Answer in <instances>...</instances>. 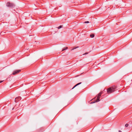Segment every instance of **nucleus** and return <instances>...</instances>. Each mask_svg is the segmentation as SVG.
<instances>
[{
  "label": "nucleus",
  "instance_id": "1",
  "mask_svg": "<svg viewBox=\"0 0 132 132\" xmlns=\"http://www.w3.org/2000/svg\"><path fill=\"white\" fill-rule=\"evenodd\" d=\"M117 89V87L115 86H113L110 87L107 89V92L108 94L111 93L115 91Z\"/></svg>",
  "mask_w": 132,
  "mask_h": 132
},
{
  "label": "nucleus",
  "instance_id": "2",
  "mask_svg": "<svg viewBox=\"0 0 132 132\" xmlns=\"http://www.w3.org/2000/svg\"><path fill=\"white\" fill-rule=\"evenodd\" d=\"M103 93V92H101L98 94L97 97V100L96 101L94 102V103L98 102L100 101V97L101 96V95Z\"/></svg>",
  "mask_w": 132,
  "mask_h": 132
},
{
  "label": "nucleus",
  "instance_id": "3",
  "mask_svg": "<svg viewBox=\"0 0 132 132\" xmlns=\"http://www.w3.org/2000/svg\"><path fill=\"white\" fill-rule=\"evenodd\" d=\"M6 6L9 7H12L14 6V5L13 3L8 2L7 3Z\"/></svg>",
  "mask_w": 132,
  "mask_h": 132
},
{
  "label": "nucleus",
  "instance_id": "4",
  "mask_svg": "<svg viewBox=\"0 0 132 132\" xmlns=\"http://www.w3.org/2000/svg\"><path fill=\"white\" fill-rule=\"evenodd\" d=\"M21 71V70H16L14 71L12 73L13 75H15L20 72Z\"/></svg>",
  "mask_w": 132,
  "mask_h": 132
},
{
  "label": "nucleus",
  "instance_id": "5",
  "mask_svg": "<svg viewBox=\"0 0 132 132\" xmlns=\"http://www.w3.org/2000/svg\"><path fill=\"white\" fill-rule=\"evenodd\" d=\"M21 97L19 96L16 98L15 99V102L16 103L18 102V101H19L21 99Z\"/></svg>",
  "mask_w": 132,
  "mask_h": 132
},
{
  "label": "nucleus",
  "instance_id": "6",
  "mask_svg": "<svg viewBox=\"0 0 132 132\" xmlns=\"http://www.w3.org/2000/svg\"><path fill=\"white\" fill-rule=\"evenodd\" d=\"M81 82H79L78 84H77L76 85L72 88V89H73L76 86H77L78 85H79L80 84H81Z\"/></svg>",
  "mask_w": 132,
  "mask_h": 132
},
{
  "label": "nucleus",
  "instance_id": "7",
  "mask_svg": "<svg viewBox=\"0 0 132 132\" xmlns=\"http://www.w3.org/2000/svg\"><path fill=\"white\" fill-rule=\"evenodd\" d=\"M94 35L93 34H91L90 35V37L92 38L94 37Z\"/></svg>",
  "mask_w": 132,
  "mask_h": 132
},
{
  "label": "nucleus",
  "instance_id": "8",
  "mask_svg": "<svg viewBox=\"0 0 132 132\" xmlns=\"http://www.w3.org/2000/svg\"><path fill=\"white\" fill-rule=\"evenodd\" d=\"M68 49V47H66L65 48H63L62 50V51H63L64 50H66Z\"/></svg>",
  "mask_w": 132,
  "mask_h": 132
},
{
  "label": "nucleus",
  "instance_id": "9",
  "mask_svg": "<svg viewBox=\"0 0 132 132\" xmlns=\"http://www.w3.org/2000/svg\"><path fill=\"white\" fill-rule=\"evenodd\" d=\"M79 47V46H77V47H74V48H73L71 50H74L75 49H76V48H78Z\"/></svg>",
  "mask_w": 132,
  "mask_h": 132
},
{
  "label": "nucleus",
  "instance_id": "10",
  "mask_svg": "<svg viewBox=\"0 0 132 132\" xmlns=\"http://www.w3.org/2000/svg\"><path fill=\"white\" fill-rule=\"evenodd\" d=\"M62 26H60L57 27L58 29H60L62 27Z\"/></svg>",
  "mask_w": 132,
  "mask_h": 132
},
{
  "label": "nucleus",
  "instance_id": "11",
  "mask_svg": "<svg viewBox=\"0 0 132 132\" xmlns=\"http://www.w3.org/2000/svg\"><path fill=\"white\" fill-rule=\"evenodd\" d=\"M128 126L129 124L128 123H127L125 125V126L126 127H128Z\"/></svg>",
  "mask_w": 132,
  "mask_h": 132
},
{
  "label": "nucleus",
  "instance_id": "12",
  "mask_svg": "<svg viewBox=\"0 0 132 132\" xmlns=\"http://www.w3.org/2000/svg\"><path fill=\"white\" fill-rule=\"evenodd\" d=\"M89 22L88 21H85V23H88Z\"/></svg>",
  "mask_w": 132,
  "mask_h": 132
},
{
  "label": "nucleus",
  "instance_id": "13",
  "mask_svg": "<svg viewBox=\"0 0 132 132\" xmlns=\"http://www.w3.org/2000/svg\"><path fill=\"white\" fill-rule=\"evenodd\" d=\"M88 53L86 52V53H85V54H83V55H86V54H87Z\"/></svg>",
  "mask_w": 132,
  "mask_h": 132
},
{
  "label": "nucleus",
  "instance_id": "14",
  "mask_svg": "<svg viewBox=\"0 0 132 132\" xmlns=\"http://www.w3.org/2000/svg\"><path fill=\"white\" fill-rule=\"evenodd\" d=\"M3 81H0V83L2 82H3Z\"/></svg>",
  "mask_w": 132,
  "mask_h": 132
},
{
  "label": "nucleus",
  "instance_id": "15",
  "mask_svg": "<svg viewBox=\"0 0 132 132\" xmlns=\"http://www.w3.org/2000/svg\"><path fill=\"white\" fill-rule=\"evenodd\" d=\"M119 132H122L121 131V130H119Z\"/></svg>",
  "mask_w": 132,
  "mask_h": 132
},
{
  "label": "nucleus",
  "instance_id": "16",
  "mask_svg": "<svg viewBox=\"0 0 132 132\" xmlns=\"http://www.w3.org/2000/svg\"><path fill=\"white\" fill-rule=\"evenodd\" d=\"M15 108V107H14V108H13V109H12V110H13V109Z\"/></svg>",
  "mask_w": 132,
  "mask_h": 132
}]
</instances>
